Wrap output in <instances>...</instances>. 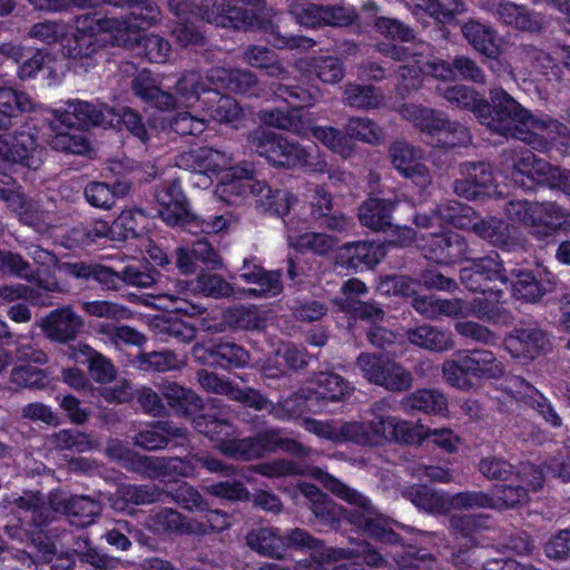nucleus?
<instances>
[{"label":"nucleus","instance_id":"nucleus-37","mask_svg":"<svg viewBox=\"0 0 570 570\" xmlns=\"http://www.w3.org/2000/svg\"><path fill=\"white\" fill-rule=\"evenodd\" d=\"M33 99L24 91L0 88V130H6L12 120L24 112L35 110Z\"/></svg>","mask_w":570,"mask_h":570},{"label":"nucleus","instance_id":"nucleus-5","mask_svg":"<svg viewBox=\"0 0 570 570\" xmlns=\"http://www.w3.org/2000/svg\"><path fill=\"white\" fill-rule=\"evenodd\" d=\"M248 548L259 556L283 559L287 549L309 551L312 560L317 564V550L322 548V540L312 537L306 530L295 528L285 534L274 527H259L252 529L245 537Z\"/></svg>","mask_w":570,"mask_h":570},{"label":"nucleus","instance_id":"nucleus-49","mask_svg":"<svg viewBox=\"0 0 570 570\" xmlns=\"http://www.w3.org/2000/svg\"><path fill=\"white\" fill-rule=\"evenodd\" d=\"M261 120L267 126L288 130L301 137H307L309 135V121L304 120L297 109L264 110L261 112Z\"/></svg>","mask_w":570,"mask_h":570},{"label":"nucleus","instance_id":"nucleus-3","mask_svg":"<svg viewBox=\"0 0 570 570\" xmlns=\"http://www.w3.org/2000/svg\"><path fill=\"white\" fill-rule=\"evenodd\" d=\"M247 146L275 167L306 168L313 173H324L327 167L326 161L314 157L309 148L262 127L248 134Z\"/></svg>","mask_w":570,"mask_h":570},{"label":"nucleus","instance_id":"nucleus-27","mask_svg":"<svg viewBox=\"0 0 570 570\" xmlns=\"http://www.w3.org/2000/svg\"><path fill=\"white\" fill-rule=\"evenodd\" d=\"M490 12L499 22L520 31L539 32L542 29L541 19L537 13L509 0L494 3Z\"/></svg>","mask_w":570,"mask_h":570},{"label":"nucleus","instance_id":"nucleus-40","mask_svg":"<svg viewBox=\"0 0 570 570\" xmlns=\"http://www.w3.org/2000/svg\"><path fill=\"white\" fill-rule=\"evenodd\" d=\"M165 495V489L156 484H124L118 490V499L114 502V507L126 510L128 504L145 505L164 502Z\"/></svg>","mask_w":570,"mask_h":570},{"label":"nucleus","instance_id":"nucleus-20","mask_svg":"<svg viewBox=\"0 0 570 570\" xmlns=\"http://www.w3.org/2000/svg\"><path fill=\"white\" fill-rule=\"evenodd\" d=\"M462 178L454 181L456 195L466 199H478L489 195L494 187L492 166L484 161H468L460 165Z\"/></svg>","mask_w":570,"mask_h":570},{"label":"nucleus","instance_id":"nucleus-21","mask_svg":"<svg viewBox=\"0 0 570 570\" xmlns=\"http://www.w3.org/2000/svg\"><path fill=\"white\" fill-rule=\"evenodd\" d=\"M246 284L254 285L240 293L255 298H271L283 291L282 275L279 271H266L262 266L244 261L238 276Z\"/></svg>","mask_w":570,"mask_h":570},{"label":"nucleus","instance_id":"nucleus-32","mask_svg":"<svg viewBox=\"0 0 570 570\" xmlns=\"http://www.w3.org/2000/svg\"><path fill=\"white\" fill-rule=\"evenodd\" d=\"M186 430L170 422L159 421L149 425L147 429L139 431L132 436V442L147 451H157L165 449L173 439H184Z\"/></svg>","mask_w":570,"mask_h":570},{"label":"nucleus","instance_id":"nucleus-57","mask_svg":"<svg viewBox=\"0 0 570 570\" xmlns=\"http://www.w3.org/2000/svg\"><path fill=\"white\" fill-rule=\"evenodd\" d=\"M376 428L380 439L394 440L399 443L419 444V438L422 435V431L417 432L411 423L395 416L377 421Z\"/></svg>","mask_w":570,"mask_h":570},{"label":"nucleus","instance_id":"nucleus-42","mask_svg":"<svg viewBox=\"0 0 570 570\" xmlns=\"http://www.w3.org/2000/svg\"><path fill=\"white\" fill-rule=\"evenodd\" d=\"M461 31L475 51L490 59L498 56L497 31L492 27L471 20L462 26Z\"/></svg>","mask_w":570,"mask_h":570},{"label":"nucleus","instance_id":"nucleus-1","mask_svg":"<svg viewBox=\"0 0 570 570\" xmlns=\"http://www.w3.org/2000/svg\"><path fill=\"white\" fill-rule=\"evenodd\" d=\"M489 98L479 109L480 124L493 132L529 144L534 142L538 135L546 138L568 135L567 126L550 117L534 118L502 88L491 89Z\"/></svg>","mask_w":570,"mask_h":570},{"label":"nucleus","instance_id":"nucleus-44","mask_svg":"<svg viewBox=\"0 0 570 570\" xmlns=\"http://www.w3.org/2000/svg\"><path fill=\"white\" fill-rule=\"evenodd\" d=\"M134 94L159 110H169L177 106V98L170 92L163 91L146 73L136 76L131 82Z\"/></svg>","mask_w":570,"mask_h":570},{"label":"nucleus","instance_id":"nucleus-34","mask_svg":"<svg viewBox=\"0 0 570 570\" xmlns=\"http://www.w3.org/2000/svg\"><path fill=\"white\" fill-rule=\"evenodd\" d=\"M214 82L209 79V70L206 73L199 70H189L180 75L175 83V92L181 104L187 107L200 100V96L213 92Z\"/></svg>","mask_w":570,"mask_h":570},{"label":"nucleus","instance_id":"nucleus-62","mask_svg":"<svg viewBox=\"0 0 570 570\" xmlns=\"http://www.w3.org/2000/svg\"><path fill=\"white\" fill-rule=\"evenodd\" d=\"M344 129L351 141L356 139L366 144L376 145L384 139L383 129L367 117H351Z\"/></svg>","mask_w":570,"mask_h":570},{"label":"nucleus","instance_id":"nucleus-28","mask_svg":"<svg viewBox=\"0 0 570 570\" xmlns=\"http://www.w3.org/2000/svg\"><path fill=\"white\" fill-rule=\"evenodd\" d=\"M209 79L215 86L224 87L236 94L258 96L261 92L257 76L247 69L213 67L209 69Z\"/></svg>","mask_w":570,"mask_h":570},{"label":"nucleus","instance_id":"nucleus-54","mask_svg":"<svg viewBox=\"0 0 570 570\" xmlns=\"http://www.w3.org/2000/svg\"><path fill=\"white\" fill-rule=\"evenodd\" d=\"M501 302H495L491 297L474 298L468 307L469 315H474L476 318L493 325L509 326L513 322L511 312L502 306Z\"/></svg>","mask_w":570,"mask_h":570},{"label":"nucleus","instance_id":"nucleus-31","mask_svg":"<svg viewBox=\"0 0 570 570\" xmlns=\"http://www.w3.org/2000/svg\"><path fill=\"white\" fill-rule=\"evenodd\" d=\"M60 269L75 278H92L102 287V289H120V272L114 271L111 267L100 264H87L83 262H67L60 265Z\"/></svg>","mask_w":570,"mask_h":570},{"label":"nucleus","instance_id":"nucleus-23","mask_svg":"<svg viewBox=\"0 0 570 570\" xmlns=\"http://www.w3.org/2000/svg\"><path fill=\"white\" fill-rule=\"evenodd\" d=\"M505 348L513 357L533 360L549 345V338L535 324L515 327L504 340Z\"/></svg>","mask_w":570,"mask_h":570},{"label":"nucleus","instance_id":"nucleus-29","mask_svg":"<svg viewBox=\"0 0 570 570\" xmlns=\"http://www.w3.org/2000/svg\"><path fill=\"white\" fill-rule=\"evenodd\" d=\"M70 357L78 363L87 364L96 382L109 383L116 379L117 371L109 358L85 343L69 347Z\"/></svg>","mask_w":570,"mask_h":570},{"label":"nucleus","instance_id":"nucleus-60","mask_svg":"<svg viewBox=\"0 0 570 570\" xmlns=\"http://www.w3.org/2000/svg\"><path fill=\"white\" fill-rule=\"evenodd\" d=\"M306 66L324 83H337L345 75L343 61L337 57H314L306 61Z\"/></svg>","mask_w":570,"mask_h":570},{"label":"nucleus","instance_id":"nucleus-24","mask_svg":"<svg viewBox=\"0 0 570 570\" xmlns=\"http://www.w3.org/2000/svg\"><path fill=\"white\" fill-rule=\"evenodd\" d=\"M83 326L82 317L70 305L50 312L41 322L47 337L59 343L73 341Z\"/></svg>","mask_w":570,"mask_h":570},{"label":"nucleus","instance_id":"nucleus-56","mask_svg":"<svg viewBox=\"0 0 570 570\" xmlns=\"http://www.w3.org/2000/svg\"><path fill=\"white\" fill-rule=\"evenodd\" d=\"M309 134L331 149L333 153L347 158L354 151L355 145L345 132L331 126H309Z\"/></svg>","mask_w":570,"mask_h":570},{"label":"nucleus","instance_id":"nucleus-55","mask_svg":"<svg viewBox=\"0 0 570 570\" xmlns=\"http://www.w3.org/2000/svg\"><path fill=\"white\" fill-rule=\"evenodd\" d=\"M529 491H532L529 485L513 478V481H510L509 484L495 488L494 495H492L494 502L493 510L513 509L527 503ZM535 491L533 490V492Z\"/></svg>","mask_w":570,"mask_h":570},{"label":"nucleus","instance_id":"nucleus-18","mask_svg":"<svg viewBox=\"0 0 570 570\" xmlns=\"http://www.w3.org/2000/svg\"><path fill=\"white\" fill-rule=\"evenodd\" d=\"M377 50L386 57L397 61L413 62V67L422 73H430L440 79L455 78L453 61L451 63L436 58H429L422 53L413 51L410 47L392 43H379ZM410 65L404 66V68Z\"/></svg>","mask_w":570,"mask_h":570},{"label":"nucleus","instance_id":"nucleus-43","mask_svg":"<svg viewBox=\"0 0 570 570\" xmlns=\"http://www.w3.org/2000/svg\"><path fill=\"white\" fill-rule=\"evenodd\" d=\"M350 558H362L364 562L371 567H380L384 559L380 552L375 549H372L371 546L366 542H362L357 544L356 548L353 549H332L326 548L322 542V548L317 550V564L313 567L311 564H304L306 568H313L316 570L323 561L326 560H340V559H350Z\"/></svg>","mask_w":570,"mask_h":570},{"label":"nucleus","instance_id":"nucleus-13","mask_svg":"<svg viewBox=\"0 0 570 570\" xmlns=\"http://www.w3.org/2000/svg\"><path fill=\"white\" fill-rule=\"evenodd\" d=\"M478 470L488 480L507 482L513 481L515 478L532 490H540L546 478L543 470L531 463H521L519 466H514L505 459L494 455L482 458L479 461Z\"/></svg>","mask_w":570,"mask_h":570},{"label":"nucleus","instance_id":"nucleus-25","mask_svg":"<svg viewBox=\"0 0 570 570\" xmlns=\"http://www.w3.org/2000/svg\"><path fill=\"white\" fill-rule=\"evenodd\" d=\"M179 167H187L190 176L194 177L195 185L207 187L209 185V173H217L226 165L225 156L218 150L202 147L183 154L178 157Z\"/></svg>","mask_w":570,"mask_h":570},{"label":"nucleus","instance_id":"nucleus-6","mask_svg":"<svg viewBox=\"0 0 570 570\" xmlns=\"http://www.w3.org/2000/svg\"><path fill=\"white\" fill-rule=\"evenodd\" d=\"M282 450L296 456H305L309 449L297 441L283 435L281 430L271 429L258 432L253 436L239 439L235 436L219 446V452L233 460L252 461L262 458L265 453Z\"/></svg>","mask_w":570,"mask_h":570},{"label":"nucleus","instance_id":"nucleus-4","mask_svg":"<svg viewBox=\"0 0 570 570\" xmlns=\"http://www.w3.org/2000/svg\"><path fill=\"white\" fill-rule=\"evenodd\" d=\"M311 474L326 490L352 507L348 513L351 523L382 542L395 543L399 541V535L386 527L384 520L367 497L320 468H314Z\"/></svg>","mask_w":570,"mask_h":570},{"label":"nucleus","instance_id":"nucleus-14","mask_svg":"<svg viewBox=\"0 0 570 570\" xmlns=\"http://www.w3.org/2000/svg\"><path fill=\"white\" fill-rule=\"evenodd\" d=\"M393 167L421 188L431 184L432 177L423 163L424 153L405 140H396L389 148Z\"/></svg>","mask_w":570,"mask_h":570},{"label":"nucleus","instance_id":"nucleus-22","mask_svg":"<svg viewBox=\"0 0 570 570\" xmlns=\"http://www.w3.org/2000/svg\"><path fill=\"white\" fill-rule=\"evenodd\" d=\"M428 259L438 264H451L469 259V246L463 236L455 232L432 235L423 247Z\"/></svg>","mask_w":570,"mask_h":570},{"label":"nucleus","instance_id":"nucleus-46","mask_svg":"<svg viewBox=\"0 0 570 570\" xmlns=\"http://www.w3.org/2000/svg\"><path fill=\"white\" fill-rule=\"evenodd\" d=\"M400 114L415 127L430 134L441 135L450 121L444 112L416 105H403Z\"/></svg>","mask_w":570,"mask_h":570},{"label":"nucleus","instance_id":"nucleus-11","mask_svg":"<svg viewBox=\"0 0 570 570\" xmlns=\"http://www.w3.org/2000/svg\"><path fill=\"white\" fill-rule=\"evenodd\" d=\"M517 174L546 183L570 195V171L537 158L528 148H513L504 153Z\"/></svg>","mask_w":570,"mask_h":570},{"label":"nucleus","instance_id":"nucleus-17","mask_svg":"<svg viewBox=\"0 0 570 570\" xmlns=\"http://www.w3.org/2000/svg\"><path fill=\"white\" fill-rule=\"evenodd\" d=\"M2 135L7 142L10 164H19L33 170L41 166L42 149L39 147L33 127L23 125Z\"/></svg>","mask_w":570,"mask_h":570},{"label":"nucleus","instance_id":"nucleus-47","mask_svg":"<svg viewBox=\"0 0 570 570\" xmlns=\"http://www.w3.org/2000/svg\"><path fill=\"white\" fill-rule=\"evenodd\" d=\"M240 59L252 68L265 70L269 77L284 78L286 75L277 55L266 46L249 45L244 47Z\"/></svg>","mask_w":570,"mask_h":570},{"label":"nucleus","instance_id":"nucleus-19","mask_svg":"<svg viewBox=\"0 0 570 570\" xmlns=\"http://www.w3.org/2000/svg\"><path fill=\"white\" fill-rule=\"evenodd\" d=\"M233 177H235L236 179L223 184L216 190V193L219 195L222 199H224L228 204H232L234 203V200L226 199L224 195L229 193H236V195L240 196L248 189L250 194L256 198L257 207H259L265 213L267 212V209H271V206H273L272 203L275 200L277 189H273L264 180L254 179L253 171L247 168H235Z\"/></svg>","mask_w":570,"mask_h":570},{"label":"nucleus","instance_id":"nucleus-64","mask_svg":"<svg viewBox=\"0 0 570 570\" xmlns=\"http://www.w3.org/2000/svg\"><path fill=\"white\" fill-rule=\"evenodd\" d=\"M291 17L301 26L307 28L321 27L323 22V4L308 0H286Z\"/></svg>","mask_w":570,"mask_h":570},{"label":"nucleus","instance_id":"nucleus-41","mask_svg":"<svg viewBox=\"0 0 570 570\" xmlns=\"http://www.w3.org/2000/svg\"><path fill=\"white\" fill-rule=\"evenodd\" d=\"M131 189L127 180H118L114 185L101 181H91L85 188L87 202L97 208L110 209L116 199L126 197Z\"/></svg>","mask_w":570,"mask_h":570},{"label":"nucleus","instance_id":"nucleus-58","mask_svg":"<svg viewBox=\"0 0 570 570\" xmlns=\"http://www.w3.org/2000/svg\"><path fill=\"white\" fill-rule=\"evenodd\" d=\"M146 528L154 533L186 532L185 517L177 510L163 508L150 513L146 521Z\"/></svg>","mask_w":570,"mask_h":570},{"label":"nucleus","instance_id":"nucleus-33","mask_svg":"<svg viewBox=\"0 0 570 570\" xmlns=\"http://www.w3.org/2000/svg\"><path fill=\"white\" fill-rule=\"evenodd\" d=\"M405 334L411 344L426 351L441 353L454 346L451 332L434 325L423 324L411 327Z\"/></svg>","mask_w":570,"mask_h":570},{"label":"nucleus","instance_id":"nucleus-10","mask_svg":"<svg viewBox=\"0 0 570 570\" xmlns=\"http://www.w3.org/2000/svg\"><path fill=\"white\" fill-rule=\"evenodd\" d=\"M261 0H202L199 13L203 20L223 28L255 29L261 22L254 9L239 3H257Z\"/></svg>","mask_w":570,"mask_h":570},{"label":"nucleus","instance_id":"nucleus-59","mask_svg":"<svg viewBox=\"0 0 570 570\" xmlns=\"http://www.w3.org/2000/svg\"><path fill=\"white\" fill-rule=\"evenodd\" d=\"M165 491V498H170L173 502L187 511L203 512L207 510L206 499L195 487L186 482H180L176 485H167Z\"/></svg>","mask_w":570,"mask_h":570},{"label":"nucleus","instance_id":"nucleus-30","mask_svg":"<svg viewBox=\"0 0 570 570\" xmlns=\"http://www.w3.org/2000/svg\"><path fill=\"white\" fill-rule=\"evenodd\" d=\"M395 202L385 198L371 197L358 207V220L362 226L373 232H385L393 226L392 213Z\"/></svg>","mask_w":570,"mask_h":570},{"label":"nucleus","instance_id":"nucleus-61","mask_svg":"<svg viewBox=\"0 0 570 570\" xmlns=\"http://www.w3.org/2000/svg\"><path fill=\"white\" fill-rule=\"evenodd\" d=\"M134 27L137 29L138 38L127 47L136 45L139 49V53H142L150 62H166L171 51L169 41L155 33L140 37L138 28L136 26Z\"/></svg>","mask_w":570,"mask_h":570},{"label":"nucleus","instance_id":"nucleus-26","mask_svg":"<svg viewBox=\"0 0 570 570\" xmlns=\"http://www.w3.org/2000/svg\"><path fill=\"white\" fill-rule=\"evenodd\" d=\"M107 108L96 106L85 100H68L63 110H55L56 118L67 127L81 129L90 126H104L107 122Z\"/></svg>","mask_w":570,"mask_h":570},{"label":"nucleus","instance_id":"nucleus-35","mask_svg":"<svg viewBox=\"0 0 570 570\" xmlns=\"http://www.w3.org/2000/svg\"><path fill=\"white\" fill-rule=\"evenodd\" d=\"M384 255L382 245L365 240L347 243L341 248L343 264L352 268H372L383 259Z\"/></svg>","mask_w":570,"mask_h":570},{"label":"nucleus","instance_id":"nucleus-52","mask_svg":"<svg viewBox=\"0 0 570 570\" xmlns=\"http://www.w3.org/2000/svg\"><path fill=\"white\" fill-rule=\"evenodd\" d=\"M315 385L317 396L331 402L342 401L354 391L348 381L334 372H320L315 377Z\"/></svg>","mask_w":570,"mask_h":570},{"label":"nucleus","instance_id":"nucleus-45","mask_svg":"<svg viewBox=\"0 0 570 570\" xmlns=\"http://www.w3.org/2000/svg\"><path fill=\"white\" fill-rule=\"evenodd\" d=\"M343 102L353 109L371 110L383 107L385 97L373 86L348 82L343 89Z\"/></svg>","mask_w":570,"mask_h":570},{"label":"nucleus","instance_id":"nucleus-16","mask_svg":"<svg viewBox=\"0 0 570 570\" xmlns=\"http://www.w3.org/2000/svg\"><path fill=\"white\" fill-rule=\"evenodd\" d=\"M49 504L52 512L67 515L69 522L78 528L90 525L101 512L100 503L90 497L70 495L61 491L50 494Z\"/></svg>","mask_w":570,"mask_h":570},{"label":"nucleus","instance_id":"nucleus-63","mask_svg":"<svg viewBox=\"0 0 570 570\" xmlns=\"http://www.w3.org/2000/svg\"><path fill=\"white\" fill-rule=\"evenodd\" d=\"M377 421L368 423L363 422H345L340 425L338 435L340 442L351 441L362 445H370L377 442L380 439Z\"/></svg>","mask_w":570,"mask_h":570},{"label":"nucleus","instance_id":"nucleus-39","mask_svg":"<svg viewBox=\"0 0 570 570\" xmlns=\"http://www.w3.org/2000/svg\"><path fill=\"white\" fill-rule=\"evenodd\" d=\"M463 367L470 376L494 379L503 373L502 363L489 350L475 348L461 353Z\"/></svg>","mask_w":570,"mask_h":570},{"label":"nucleus","instance_id":"nucleus-48","mask_svg":"<svg viewBox=\"0 0 570 570\" xmlns=\"http://www.w3.org/2000/svg\"><path fill=\"white\" fill-rule=\"evenodd\" d=\"M207 354L214 364L223 370L242 368L249 363V352L235 342H218L213 344Z\"/></svg>","mask_w":570,"mask_h":570},{"label":"nucleus","instance_id":"nucleus-36","mask_svg":"<svg viewBox=\"0 0 570 570\" xmlns=\"http://www.w3.org/2000/svg\"><path fill=\"white\" fill-rule=\"evenodd\" d=\"M420 510L432 514H444L451 509V495L428 485H413L402 492Z\"/></svg>","mask_w":570,"mask_h":570},{"label":"nucleus","instance_id":"nucleus-2","mask_svg":"<svg viewBox=\"0 0 570 570\" xmlns=\"http://www.w3.org/2000/svg\"><path fill=\"white\" fill-rule=\"evenodd\" d=\"M97 32H109L117 46H128L137 40V29L127 20L99 17L97 13L83 14L77 19V31L67 47L69 58L76 67L88 71L98 63L100 45L95 38Z\"/></svg>","mask_w":570,"mask_h":570},{"label":"nucleus","instance_id":"nucleus-9","mask_svg":"<svg viewBox=\"0 0 570 570\" xmlns=\"http://www.w3.org/2000/svg\"><path fill=\"white\" fill-rule=\"evenodd\" d=\"M500 385L509 396L508 402H501L500 395L492 396V399L498 402V410L500 412H511L514 410V405L519 401H522L534 409L547 423L554 428L561 426L562 420L551 403L524 379L511 375L505 377Z\"/></svg>","mask_w":570,"mask_h":570},{"label":"nucleus","instance_id":"nucleus-15","mask_svg":"<svg viewBox=\"0 0 570 570\" xmlns=\"http://www.w3.org/2000/svg\"><path fill=\"white\" fill-rule=\"evenodd\" d=\"M128 466L134 472L144 474L150 479L174 476L191 478L196 475L194 454L184 459L178 456L141 455Z\"/></svg>","mask_w":570,"mask_h":570},{"label":"nucleus","instance_id":"nucleus-12","mask_svg":"<svg viewBox=\"0 0 570 570\" xmlns=\"http://www.w3.org/2000/svg\"><path fill=\"white\" fill-rule=\"evenodd\" d=\"M155 199L159 205L158 214L167 225L183 227L198 225L197 216L189 210V203L179 179L167 180L157 186Z\"/></svg>","mask_w":570,"mask_h":570},{"label":"nucleus","instance_id":"nucleus-8","mask_svg":"<svg viewBox=\"0 0 570 570\" xmlns=\"http://www.w3.org/2000/svg\"><path fill=\"white\" fill-rule=\"evenodd\" d=\"M356 366L368 383L389 392L401 393L413 385L412 373L386 355L363 352L356 358Z\"/></svg>","mask_w":570,"mask_h":570},{"label":"nucleus","instance_id":"nucleus-38","mask_svg":"<svg viewBox=\"0 0 570 570\" xmlns=\"http://www.w3.org/2000/svg\"><path fill=\"white\" fill-rule=\"evenodd\" d=\"M401 406L405 412L440 415L448 411V397L439 390L419 389L404 396Z\"/></svg>","mask_w":570,"mask_h":570},{"label":"nucleus","instance_id":"nucleus-51","mask_svg":"<svg viewBox=\"0 0 570 570\" xmlns=\"http://www.w3.org/2000/svg\"><path fill=\"white\" fill-rule=\"evenodd\" d=\"M204 105L209 116L218 122L235 124L243 118V109L237 101L233 97L222 95L217 90H213L210 96H207Z\"/></svg>","mask_w":570,"mask_h":570},{"label":"nucleus","instance_id":"nucleus-7","mask_svg":"<svg viewBox=\"0 0 570 570\" xmlns=\"http://www.w3.org/2000/svg\"><path fill=\"white\" fill-rule=\"evenodd\" d=\"M460 281L470 292L481 293L495 302H504L510 288L509 276L499 254L474 259L460 271Z\"/></svg>","mask_w":570,"mask_h":570},{"label":"nucleus","instance_id":"nucleus-50","mask_svg":"<svg viewBox=\"0 0 570 570\" xmlns=\"http://www.w3.org/2000/svg\"><path fill=\"white\" fill-rule=\"evenodd\" d=\"M195 429L215 442V448L219 451V446L227 442L230 436H235L236 426L226 419H219L216 415L203 414L194 417Z\"/></svg>","mask_w":570,"mask_h":570},{"label":"nucleus","instance_id":"nucleus-53","mask_svg":"<svg viewBox=\"0 0 570 570\" xmlns=\"http://www.w3.org/2000/svg\"><path fill=\"white\" fill-rule=\"evenodd\" d=\"M441 96L453 107L471 110L480 121L481 105L485 100L476 90L465 85L448 86L439 89Z\"/></svg>","mask_w":570,"mask_h":570}]
</instances>
